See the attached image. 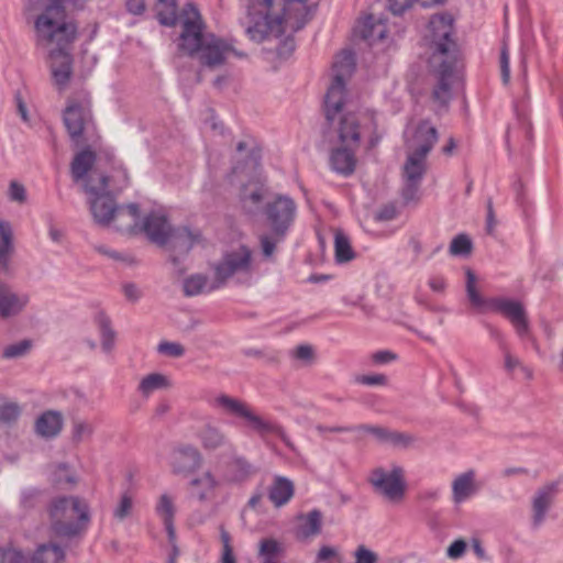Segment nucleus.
I'll return each mask as SVG.
<instances>
[{
  "label": "nucleus",
  "mask_w": 563,
  "mask_h": 563,
  "mask_svg": "<svg viewBox=\"0 0 563 563\" xmlns=\"http://www.w3.org/2000/svg\"><path fill=\"white\" fill-rule=\"evenodd\" d=\"M128 10L133 14H141L145 10L144 0H129Z\"/></svg>",
  "instance_id": "obj_58"
},
{
  "label": "nucleus",
  "mask_w": 563,
  "mask_h": 563,
  "mask_svg": "<svg viewBox=\"0 0 563 563\" xmlns=\"http://www.w3.org/2000/svg\"><path fill=\"white\" fill-rule=\"evenodd\" d=\"M166 214L162 209L141 214L139 212V224L128 230V232H144L148 239L157 244H167L172 233Z\"/></svg>",
  "instance_id": "obj_15"
},
{
  "label": "nucleus",
  "mask_w": 563,
  "mask_h": 563,
  "mask_svg": "<svg viewBox=\"0 0 563 563\" xmlns=\"http://www.w3.org/2000/svg\"><path fill=\"white\" fill-rule=\"evenodd\" d=\"M297 527L295 536L298 540H310L321 532L322 515L319 510H311L306 515H300L297 518Z\"/></svg>",
  "instance_id": "obj_26"
},
{
  "label": "nucleus",
  "mask_w": 563,
  "mask_h": 563,
  "mask_svg": "<svg viewBox=\"0 0 563 563\" xmlns=\"http://www.w3.org/2000/svg\"><path fill=\"white\" fill-rule=\"evenodd\" d=\"M20 415V408L15 404H5L0 408V420L10 422L15 420Z\"/></svg>",
  "instance_id": "obj_53"
},
{
  "label": "nucleus",
  "mask_w": 563,
  "mask_h": 563,
  "mask_svg": "<svg viewBox=\"0 0 563 563\" xmlns=\"http://www.w3.org/2000/svg\"><path fill=\"white\" fill-rule=\"evenodd\" d=\"M559 493V481L548 483L536 492L532 499V514L536 523L544 520Z\"/></svg>",
  "instance_id": "obj_20"
},
{
  "label": "nucleus",
  "mask_w": 563,
  "mask_h": 563,
  "mask_svg": "<svg viewBox=\"0 0 563 563\" xmlns=\"http://www.w3.org/2000/svg\"><path fill=\"white\" fill-rule=\"evenodd\" d=\"M183 33L179 48L190 55H197L201 63L217 66L235 55L232 45L213 34L202 32V22L197 8L187 4L181 14Z\"/></svg>",
  "instance_id": "obj_4"
},
{
  "label": "nucleus",
  "mask_w": 563,
  "mask_h": 563,
  "mask_svg": "<svg viewBox=\"0 0 563 563\" xmlns=\"http://www.w3.org/2000/svg\"><path fill=\"white\" fill-rule=\"evenodd\" d=\"M64 550L55 544H40L34 551L31 563H64Z\"/></svg>",
  "instance_id": "obj_30"
},
{
  "label": "nucleus",
  "mask_w": 563,
  "mask_h": 563,
  "mask_svg": "<svg viewBox=\"0 0 563 563\" xmlns=\"http://www.w3.org/2000/svg\"><path fill=\"white\" fill-rule=\"evenodd\" d=\"M445 280L442 277L434 276L429 280L430 288L435 292H441L445 288Z\"/></svg>",
  "instance_id": "obj_59"
},
{
  "label": "nucleus",
  "mask_w": 563,
  "mask_h": 563,
  "mask_svg": "<svg viewBox=\"0 0 563 563\" xmlns=\"http://www.w3.org/2000/svg\"><path fill=\"white\" fill-rule=\"evenodd\" d=\"M296 217L295 202L287 196H278L269 201L263 213V232L260 243L263 255L272 257L277 245L283 242Z\"/></svg>",
  "instance_id": "obj_6"
},
{
  "label": "nucleus",
  "mask_w": 563,
  "mask_h": 563,
  "mask_svg": "<svg viewBox=\"0 0 563 563\" xmlns=\"http://www.w3.org/2000/svg\"><path fill=\"white\" fill-rule=\"evenodd\" d=\"M367 433L373 435L376 440L382 442H388L395 445L406 446L411 443L412 438L405 433L390 431L382 427H365Z\"/></svg>",
  "instance_id": "obj_31"
},
{
  "label": "nucleus",
  "mask_w": 563,
  "mask_h": 563,
  "mask_svg": "<svg viewBox=\"0 0 563 563\" xmlns=\"http://www.w3.org/2000/svg\"><path fill=\"white\" fill-rule=\"evenodd\" d=\"M176 511V496L169 493L161 494L155 504V512L165 526L170 547H174V542H176V531L174 528Z\"/></svg>",
  "instance_id": "obj_21"
},
{
  "label": "nucleus",
  "mask_w": 563,
  "mask_h": 563,
  "mask_svg": "<svg viewBox=\"0 0 563 563\" xmlns=\"http://www.w3.org/2000/svg\"><path fill=\"white\" fill-rule=\"evenodd\" d=\"M8 198L11 201L18 202L20 205L24 203L27 198L25 187L22 184H20L19 181L12 180L9 184Z\"/></svg>",
  "instance_id": "obj_48"
},
{
  "label": "nucleus",
  "mask_w": 563,
  "mask_h": 563,
  "mask_svg": "<svg viewBox=\"0 0 563 563\" xmlns=\"http://www.w3.org/2000/svg\"><path fill=\"white\" fill-rule=\"evenodd\" d=\"M316 563H341V556L336 548L323 545L317 553Z\"/></svg>",
  "instance_id": "obj_45"
},
{
  "label": "nucleus",
  "mask_w": 563,
  "mask_h": 563,
  "mask_svg": "<svg viewBox=\"0 0 563 563\" xmlns=\"http://www.w3.org/2000/svg\"><path fill=\"white\" fill-rule=\"evenodd\" d=\"M452 32L453 20L449 14L434 15L427 26L426 38L433 51L430 63L437 69L439 81L433 90V99L440 106L446 104L450 100V89L456 78L453 64L448 56Z\"/></svg>",
  "instance_id": "obj_5"
},
{
  "label": "nucleus",
  "mask_w": 563,
  "mask_h": 563,
  "mask_svg": "<svg viewBox=\"0 0 563 563\" xmlns=\"http://www.w3.org/2000/svg\"><path fill=\"white\" fill-rule=\"evenodd\" d=\"M64 426V418L59 411L47 410L41 413L34 423L35 433L45 439L59 434Z\"/></svg>",
  "instance_id": "obj_25"
},
{
  "label": "nucleus",
  "mask_w": 563,
  "mask_h": 563,
  "mask_svg": "<svg viewBox=\"0 0 563 563\" xmlns=\"http://www.w3.org/2000/svg\"><path fill=\"white\" fill-rule=\"evenodd\" d=\"M500 68L501 76L505 84L509 81L510 68H509V55L506 48H503L500 54Z\"/></svg>",
  "instance_id": "obj_55"
},
{
  "label": "nucleus",
  "mask_w": 563,
  "mask_h": 563,
  "mask_svg": "<svg viewBox=\"0 0 563 563\" xmlns=\"http://www.w3.org/2000/svg\"><path fill=\"white\" fill-rule=\"evenodd\" d=\"M220 542H221V563H236L231 534L223 528H220Z\"/></svg>",
  "instance_id": "obj_40"
},
{
  "label": "nucleus",
  "mask_w": 563,
  "mask_h": 563,
  "mask_svg": "<svg viewBox=\"0 0 563 563\" xmlns=\"http://www.w3.org/2000/svg\"><path fill=\"white\" fill-rule=\"evenodd\" d=\"M48 235L52 241L59 243L63 239L64 233L60 229H58L56 227H51L49 231H48Z\"/></svg>",
  "instance_id": "obj_61"
},
{
  "label": "nucleus",
  "mask_w": 563,
  "mask_h": 563,
  "mask_svg": "<svg viewBox=\"0 0 563 563\" xmlns=\"http://www.w3.org/2000/svg\"><path fill=\"white\" fill-rule=\"evenodd\" d=\"M368 482L377 494L390 503L398 504L406 496V471L397 463L373 468L368 475Z\"/></svg>",
  "instance_id": "obj_10"
},
{
  "label": "nucleus",
  "mask_w": 563,
  "mask_h": 563,
  "mask_svg": "<svg viewBox=\"0 0 563 563\" xmlns=\"http://www.w3.org/2000/svg\"><path fill=\"white\" fill-rule=\"evenodd\" d=\"M284 553L282 542L273 538L263 539L258 547V558L261 562L276 560Z\"/></svg>",
  "instance_id": "obj_35"
},
{
  "label": "nucleus",
  "mask_w": 563,
  "mask_h": 563,
  "mask_svg": "<svg viewBox=\"0 0 563 563\" xmlns=\"http://www.w3.org/2000/svg\"><path fill=\"white\" fill-rule=\"evenodd\" d=\"M355 257V251L350 238L343 231L334 233V258L339 264H344Z\"/></svg>",
  "instance_id": "obj_32"
},
{
  "label": "nucleus",
  "mask_w": 563,
  "mask_h": 563,
  "mask_svg": "<svg viewBox=\"0 0 563 563\" xmlns=\"http://www.w3.org/2000/svg\"><path fill=\"white\" fill-rule=\"evenodd\" d=\"M157 350L161 354L173 357L181 356L184 354V347L175 342H162L158 344Z\"/></svg>",
  "instance_id": "obj_52"
},
{
  "label": "nucleus",
  "mask_w": 563,
  "mask_h": 563,
  "mask_svg": "<svg viewBox=\"0 0 563 563\" xmlns=\"http://www.w3.org/2000/svg\"><path fill=\"white\" fill-rule=\"evenodd\" d=\"M201 442L206 449L214 450L227 444V438L222 431L216 427L208 426L201 432Z\"/></svg>",
  "instance_id": "obj_36"
},
{
  "label": "nucleus",
  "mask_w": 563,
  "mask_h": 563,
  "mask_svg": "<svg viewBox=\"0 0 563 563\" xmlns=\"http://www.w3.org/2000/svg\"><path fill=\"white\" fill-rule=\"evenodd\" d=\"M32 347L30 340H21L7 345L2 352L3 358L12 360L25 356Z\"/></svg>",
  "instance_id": "obj_38"
},
{
  "label": "nucleus",
  "mask_w": 563,
  "mask_h": 563,
  "mask_svg": "<svg viewBox=\"0 0 563 563\" xmlns=\"http://www.w3.org/2000/svg\"><path fill=\"white\" fill-rule=\"evenodd\" d=\"M409 153L427 156L438 140L435 128L429 121H412L404 133Z\"/></svg>",
  "instance_id": "obj_13"
},
{
  "label": "nucleus",
  "mask_w": 563,
  "mask_h": 563,
  "mask_svg": "<svg viewBox=\"0 0 563 563\" xmlns=\"http://www.w3.org/2000/svg\"><path fill=\"white\" fill-rule=\"evenodd\" d=\"M266 195V188L261 181L249 183L243 189V199L252 203H258Z\"/></svg>",
  "instance_id": "obj_41"
},
{
  "label": "nucleus",
  "mask_w": 563,
  "mask_h": 563,
  "mask_svg": "<svg viewBox=\"0 0 563 563\" xmlns=\"http://www.w3.org/2000/svg\"><path fill=\"white\" fill-rule=\"evenodd\" d=\"M396 214L397 209L395 206H386L378 212L377 219L382 221L391 220L395 218Z\"/></svg>",
  "instance_id": "obj_57"
},
{
  "label": "nucleus",
  "mask_w": 563,
  "mask_h": 563,
  "mask_svg": "<svg viewBox=\"0 0 563 563\" xmlns=\"http://www.w3.org/2000/svg\"><path fill=\"white\" fill-rule=\"evenodd\" d=\"M224 286L219 280L218 275L212 272V276L208 277L202 273H195L187 276L183 282L184 292L187 296H197L207 294Z\"/></svg>",
  "instance_id": "obj_22"
},
{
  "label": "nucleus",
  "mask_w": 563,
  "mask_h": 563,
  "mask_svg": "<svg viewBox=\"0 0 563 563\" xmlns=\"http://www.w3.org/2000/svg\"><path fill=\"white\" fill-rule=\"evenodd\" d=\"M13 254V235L9 222L0 220V266L7 267Z\"/></svg>",
  "instance_id": "obj_33"
},
{
  "label": "nucleus",
  "mask_w": 563,
  "mask_h": 563,
  "mask_svg": "<svg viewBox=\"0 0 563 563\" xmlns=\"http://www.w3.org/2000/svg\"><path fill=\"white\" fill-rule=\"evenodd\" d=\"M294 355L298 360L307 362L311 360L313 351L312 347L309 345H300L294 350Z\"/></svg>",
  "instance_id": "obj_56"
},
{
  "label": "nucleus",
  "mask_w": 563,
  "mask_h": 563,
  "mask_svg": "<svg viewBox=\"0 0 563 563\" xmlns=\"http://www.w3.org/2000/svg\"><path fill=\"white\" fill-rule=\"evenodd\" d=\"M467 550V543L463 539L454 540L446 549V556L451 560L461 559Z\"/></svg>",
  "instance_id": "obj_51"
},
{
  "label": "nucleus",
  "mask_w": 563,
  "mask_h": 563,
  "mask_svg": "<svg viewBox=\"0 0 563 563\" xmlns=\"http://www.w3.org/2000/svg\"><path fill=\"white\" fill-rule=\"evenodd\" d=\"M93 162L95 155L89 151H84L75 156L71 164L74 180L85 192H95L97 186H103L104 181L111 178V175H104L95 167Z\"/></svg>",
  "instance_id": "obj_12"
},
{
  "label": "nucleus",
  "mask_w": 563,
  "mask_h": 563,
  "mask_svg": "<svg viewBox=\"0 0 563 563\" xmlns=\"http://www.w3.org/2000/svg\"><path fill=\"white\" fill-rule=\"evenodd\" d=\"M201 455L199 451L192 446H183L172 452L169 456V465L174 473L180 474L190 472L199 466Z\"/></svg>",
  "instance_id": "obj_24"
},
{
  "label": "nucleus",
  "mask_w": 563,
  "mask_h": 563,
  "mask_svg": "<svg viewBox=\"0 0 563 563\" xmlns=\"http://www.w3.org/2000/svg\"><path fill=\"white\" fill-rule=\"evenodd\" d=\"M93 428L87 421H76L73 426V438L76 441H84L92 434Z\"/></svg>",
  "instance_id": "obj_49"
},
{
  "label": "nucleus",
  "mask_w": 563,
  "mask_h": 563,
  "mask_svg": "<svg viewBox=\"0 0 563 563\" xmlns=\"http://www.w3.org/2000/svg\"><path fill=\"white\" fill-rule=\"evenodd\" d=\"M519 365V361L510 354L505 356V366L508 371H514Z\"/></svg>",
  "instance_id": "obj_63"
},
{
  "label": "nucleus",
  "mask_w": 563,
  "mask_h": 563,
  "mask_svg": "<svg viewBox=\"0 0 563 563\" xmlns=\"http://www.w3.org/2000/svg\"><path fill=\"white\" fill-rule=\"evenodd\" d=\"M471 240L466 235L461 234L452 240L450 252L456 256L467 255L471 252Z\"/></svg>",
  "instance_id": "obj_44"
},
{
  "label": "nucleus",
  "mask_w": 563,
  "mask_h": 563,
  "mask_svg": "<svg viewBox=\"0 0 563 563\" xmlns=\"http://www.w3.org/2000/svg\"><path fill=\"white\" fill-rule=\"evenodd\" d=\"M129 185V176L122 166H117L111 178L104 185L97 186L95 192H86L90 212L96 223L128 231L139 224V208L136 205L118 207L110 192L120 191Z\"/></svg>",
  "instance_id": "obj_3"
},
{
  "label": "nucleus",
  "mask_w": 563,
  "mask_h": 563,
  "mask_svg": "<svg viewBox=\"0 0 563 563\" xmlns=\"http://www.w3.org/2000/svg\"><path fill=\"white\" fill-rule=\"evenodd\" d=\"M172 387V379L168 375L153 372L141 377L137 391L142 397L148 398L153 394Z\"/></svg>",
  "instance_id": "obj_27"
},
{
  "label": "nucleus",
  "mask_w": 563,
  "mask_h": 563,
  "mask_svg": "<svg viewBox=\"0 0 563 563\" xmlns=\"http://www.w3.org/2000/svg\"><path fill=\"white\" fill-rule=\"evenodd\" d=\"M379 555L365 545H360L354 552V563H378Z\"/></svg>",
  "instance_id": "obj_47"
},
{
  "label": "nucleus",
  "mask_w": 563,
  "mask_h": 563,
  "mask_svg": "<svg viewBox=\"0 0 563 563\" xmlns=\"http://www.w3.org/2000/svg\"><path fill=\"white\" fill-rule=\"evenodd\" d=\"M220 482L211 471L194 475L188 483L191 498L199 503H211L217 497Z\"/></svg>",
  "instance_id": "obj_18"
},
{
  "label": "nucleus",
  "mask_w": 563,
  "mask_h": 563,
  "mask_svg": "<svg viewBox=\"0 0 563 563\" xmlns=\"http://www.w3.org/2000/svg\"><path fill=\"white\" fill-rule=\"evenodd\" d=\"M101 343L104 351H110L114 344V332L110 328L109 320L104 317L100 320Z\"/></svg>",
  "instance_id": "obj_46"
},
{
  "label": "nucleus",
  "mask_w": 563,
  "mask_h": 563,
  "mask_svg": "<svg viewBox=\"0 0 563 563\" xmlns=\"http://www.w3.org/2000/svg\"><path fill=\"white\" fill-rule=\"evenodd\" d=\"M123 290H124L125 297L129 298L130 300H136L141 296L140 289L133 284L125 285L123 287Z\"/></svg>",
  "instance_id": "obj_60"
},
{
  "label": "nucleus",
  "mask_w": 563,
  "mask_h": 563,
  "mask_svg": "<svg viewBox=\"0 0 563 563\" xmlns=\"http://www.w3.org/2000/svg\"><path fill=\"white\" fill-rule=\"evenodd\" d=\"M64 122L73 140L88 134L91 130L88 102L70 103L65 110Z\"/></svg>",
  "instance_id": "obj_17"
},
{
  "label": "nucleus",
  "mask_w": 563,
  "mask_h": 563,
  "mask_svg": "<svg viewBox=\"0 0 563 563\" xmlns=\"http://www.w3.org/2000/svg\"><path fill=\"white\" fill-rule=\"evenodd\" d=\"M157 16L162 24L173 25L176 22V0H156Z\"/></svg>",
  "instance_id": "obj_37"
},
{
  "label": "nucleus",
  "mask_w": 563,
  "mask_h": 563,
  "mask_svg": "<svg viewBox=\"0 0 563 563\" xmlns=\"http://www.w3.org/2000/svg\"><path fill=\"white\" fill-rule=\"evenodd\" d=\"M200 242L201 233L199 230L178 228L172 230L167 244H170L174 249L187 251Z\"/></svg>",
  "instance_id": "obj_29"
},
{
  "label": "nucleus",
  "mask_w": 563,
  "mask_h": 563,
  "mask_svg": "<svg viewBox=\"0 0 563 563\" xmlns=\"http://www.w3.org/2000/svg\"><path fill=\"white\" fill-rule=\"evenodd\" d=\"M18 111H19V113L21 115V119L24 122H29V115H27L26 107H25V104L20 99L18 100Z\"/></svg>",
  "instance_id": "obj_64"
},
{
  "label": "nucleus",
  "mask_w": 563,
  "mask_h": 563,
  "mask_svg": "<svg viewBox=\"0 0 563 563\" xmlns=\"http://www.w3.org/2000/svg\"><path fill=\"white\" fill-rule=\"evenodd\" d=\"M466 294L467 298L473 306L478 311L486 310H497L505 314L514 324L517 332L520 335H523L528 331V320L526 317L525 309L522 305L518 301L498 299V300H487L485 299L478 288V278L476 275L467 269L466 271Z\"/></svg>",
  "instance_id": "obj_8"
},
{
  "label": "nucleus",
  "mask_w": 563,
  "mask_h": 563,
  "mask_svg": "<svg viewBox=\"0 0 563 563\" xmlns=\"http://www.w3.org/2000/svg\"><path fill=\"white\" fill-rule=\"evenodd\" d=\"M426 157L407 152L404 165L402 199L406 203L416 202L420 198V183L426 172Z\"/></svg>",
  "instance_id": "obj_14"
},
{
  "label": "nucleus",
  "mask_w": 563,
  "mask_h": 563,
  "mask_svg": "<svg viewBox=\"0 0 563 563\" xmlns=\"http://www.w3.org/2000/svg\"><path fill=\"white\" fill-rule=\"evenodd\" d=\"M386 25L380 20L367 16L362 21L361 34L364 38L371 42L383 40L386 36Z\"/></svg>",
  "instance_id": "obj_34"
},
{
  "label": "nucleus",
  "mask_w": 563,
  "mask_h": 563,
  "mask_svg": "<svg viewBox=\"0 0 563 563\" xmlns=\"http://www.w3.org/2000/svg\"><path fill=\"white\" fill-rule=\"evenodd\" d=\"M357 382L369 386L386 385L387 378L382 374L363 375L357 377Z\"/></svg>",
  "instance_id": "obj_54"
},
{
  "label": "nucleus",
  "mask_w": 563,
  "mask_h": 563,
  "mask_svg": "<svg viewBox=\"0 0 563 563\" xmlns=\"http://www.w3.org/2000/svg\"><path fill=\"white\" fill-rule=\"evenodd\" d=\"M133 508V499L129 495H123L114 509V517L122 520L126 518Z\"/></svg>",
  "instance_id": "obj_50"
},
{
  "label": "nucleus",
  "mask_w": 563,
  "mask_h": 563,
  "mask_svg": "<svg viewBox=\"0 0 563 563\" xmlns=\"http://www.w3.org/2000/svg\"><path fill=\"white\" fill-rule=\"evenodd\" d=\"M355 62L354 56L351 52H342L340 53L333 63L332 67V82L328 89V92L325 95V98H328L329 93L334 87H338L340 89V92L342 95V99L340 102V109H345L346 103L350 101H354L357 104H361L357 100L351 98L347 93V90L345 88V79L350 77L354 70ZM327 99H324L325 101Z\"/></svg>",
  "instance_id": "obj_16"
},
{
  "label": "nucleus",
  "mask_w": 563,
  "mask_h": 563,
  "mask_svg": "<svg viewBox=\"0 0 563 563\" xmlns=\"http://www.w3.org/2000/svg\"><path fill=\"white\" fill-rule=\"evenodd\" d=\"M211 271L218 275L223 285L231 279L242 280L253 271V252L242 240L231 241L223 250L219 261L211 265Z\"/></svg>",
  "instance_id": "obj_9"
},
{
  "label": "nucleus",
  "mask_w": 563,
  "mask_h": 563,
  "mask_svg": "<svg viewBox=\"0 0 563 563\" xmlns=\"http://www.w3.org/2000/svg\"><path fill=\"white\" fill-rule=\"evenodd\" d=\"M49 517L55 536L71 537L87 527L90 519L89 507L77 497H64L52 504Z\"/></svg>",
  "instance_id": "obj_7"
},
{
  "label": "nucleus",
  "mask_w": 563,
  "mask_h": 563,
  "mask_svg": "<svg viewBox=\"0 0 563 563\" xmlns=\"http://www.w3.org/2000/svg\"><path fill=\"white\" fill-rule=\"evenodd\" d=\"M29 302L24 294L13 291L7 284L0 282V316L9 318L20 313Z\"/></svg>",
  "instance_id": "obj_23"
},
{
  "label": "nucleus",
  "mask_w": 563,
  "mask_h": 563,
  "mask_svg": "<svg viewBox=\"0 0 563 563\" xmlns=\"http://www.w3.org/2000/svg\"><path fill=\"white\" fill-rule=\"evenodd\" d=\"M374 361L377 363H387L388 361L393 360L394 356L389 352H378L374 354Z\"/></svg>",
  "instance_id": "obj_62"
},
{
  "label": "nucleus",
  "mask_w": 563,
  "mask_h": 563,
  "mask_svg": "<svg viewBox=\"0 0 563 563\" xmlns=\"http://www.w3.org/2000/svg\"><path fill=\"white\" fill-rule=\"evenodd\" d=\"M342 95L334 87L324 102L328 121L335 133L330 155L331 168L341 175H351L356 166V153L363 140L375 141L377 120L375 112L354 101L340 109Z\"/></svg>",
  "instance_id": "obj_1"
},
{
  "label": "nucleus",
  "mask_w": 563,
  "mask_h": 563,
  "mask_svg": "<svg viewBox=\"0 0 563 563\" xmlns=\"http://www.w3.org/2000/svg\"><path fill=\"white\" fill-rule=\"evenodd\" d=\"M310 15L308 0H246L243 25L249 37L261 43L297 32Z\"/></svg>",
  "instance_id": "obj_2"
},
{
  "label": "nucleus",
  "mask_w": 563,
  "mask_h": 563,
  "mask_svg": "<svg viewBox=\"0 0 563 563\" xmlns=\"http://www.w3.org/2000/svg\"><path fill=\"white\" fill-rule=\"evenodd\" d=\"M451 487L453 503L463 504L479 492L482 483L476 471L467 470L453 478Z\"/></svg>",
  "instance_id": "obj_19"
},
{
  "label": "nucleus",
  "mask_w": 563,
  "mask_h": 563,
  "mask_svg": "<svg viewBox=\"0 0 563 563\" xmlns=\"http://www.w3.org/2000/svg\"><path fill=\"white\" fill-rule=\"evenodd\" d=\"M220 542H221V563H236L231 534L223 528H220Z\"/></svg>",
  "instance_id": "obj_39"
},
{
  "label": "nucleus",
  "mask_w": 563,
  "mask_h": 563,
  "mask_svg": "<svg viewBox=\"0 0 563 563\" xmlns=\"http://www.w3.org/2000/svg\"><path fill=\"white\" fill-rule=\"evenodd\" d=\"M212 406L225 415L233 416L243 421V424L258 433L274 430V424L264 420L245 402L228 395H218L212 399Z\"/></svg>",
  "instance_id": "obj_11"
},
{
  "label": "nucleus",
  "mask_w": 563,
  "mask_h": 563,
  "mask_svg": "<svg viewBox=\"0 0 563 563\" xmlns=\"http://www.w3.org/2000/svg\"><path fill=\"white\" fill-rule=\"evenodd\" d=\"M0 563H31V559L14 547H5L0 549Z\"/></svg>",
  "instance_id": "obj_42"
},
{
  "label": "nucleus",
  "mask_w": 563,
  "mask_h": 563,
  "mask_svg": "<svg viewBox=\"0 0 563 563\" xmlns=\"http://www.w3.org/2000/svg\"><path fill=\"white\" fill-rule=\"evenodd\" d=\"M415 2H420L422 5L428 7L434 3H441L442 0H389V9L395 14H400Z\"/></svg>",
  "instance_id": "obj_43"
},
{
  "label": "nucleus",
  "mask_w": 563,
  "mask_h": 563,
  "mask_svg": "<svg viewBox=\"0 0 563 563\" xmlns=\"http://www.w3.org/2000/svg\"><path fill=\"white\" fill-rule=\"evenodd\" d=\"M294 483L286 477H276L268 492L269 500L275 507L286 505L294 496Z\"/></svg>",
  "instance_id": "obj_28"
}]
</instances>
